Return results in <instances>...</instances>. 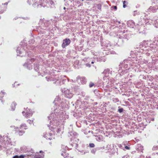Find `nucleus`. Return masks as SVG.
Returning a JSON list of instances; mask_svg holds the SVG:
<instances>
[{
	"label": "nucleus",
	"instance_id": "1",
	"mask_svg": "<svg viewBox=\"0 0 158 158\" xmlns=\"http://www.w3.org/2000/svg\"><path fill=\"white\" fill-rule=\"evenodd\" d=\"M64 105L63 106L61 104H59L58 105H56L55 107L54 110V113H52L48 117V119L50 120V125L54 126H57L59 124V118L61 117V115H59L61 113H62L63 112L62 111L64 109ZM48 126L49 127V129L52 131V130L54 129V127L48 125Z\"/></svg>",
	"mask_w": 158,
	"mask_h": 158
},
{
	"label": "nucleus",
	"instance_id": "2",
	"mask_svg": "<svg viewBox=\"0 0 158 158\" xmlns=\"http://www.w3.org/2000/svg\"><path fill=\"white\" fill-rule=\"evenodd\" d=\"M34 47L32 46H27L26 47H23V46L20 45L17 48V56H21V57L26 56V53L27 54V56H30L32 55V52L30 51L34 49Z\"/></svg>",
	"mask_w": 158,
	"mask_h": 158
},
{
	"label": "nucleus",
	"instance_id": "3",
	"mask_svg": "<svg viewBox=\"0 0 158 158\" xmlns=\"http://www.w3.org/2000/svg\"><path fill=\"white\" fill-rule=\"evenodd\" d=\"M11 143L10 139L7 136H2L0 135V150L2 149V148L7 149V146Z\"/></svg>",
	"mask_w": 158,
	"mask_h": 158
},
{
	"label": "nucleus",
	"instance_id": "4",
	"mask_svg": "<svg viewBox=\"0 0 158 158\" xmlns=\"http://www.w3.org/2000/svg\"><path fill=\"white\" fill-rule=\"evenodd\" d=\"M42 0H28L27 2L30 5L32 4L34 8H41L42 6L44 7L46 5L42 3Z\"/></svg>",
	"mask_w": 158,
	"mask_h": 158
},
{
	"label": "nucleus",
	"instance_id": "5",
	"mask_svg": "<svg viewBox=\"0 0 158 158\" xmlns=\"http://www.w3.org/2000/svg\"><path fill=\"white\" fill-rule=\"evenodd\" d=\"M129 35L126 33L124 35H123L122 36H121L119 37V38L118 39V42L117 43V44L119 46L122 45L124 42L127 40L129 38Z\"/></svg>",
	"mask_w": 158,
	"mask_h": 158
},
{
	"label": "nucleus",
	"instance_id": "6",
	"mask_svg": "<svg viewBox=\"0 0 158 158\" xmlns=\"http://www.w3.org/2000/svg\"><path fill=\"white\" fill-rule=\"evenodd\" d=\"M35 59L34 58L28 59H27L26 62L24 64V66L27 67L28 69L30 70L32 68V66L31 64L35 61Z\"/></svg>",
	"mask_w": 158,
	"mask_h": 158
},
{
	"label": "nucleus",
	"instance_id": "7",
	"mask_svg": "<svg viewBox=\"0 0 158 158\" xmlns=\"http://www.w3.org/2000/svg\"><path fill=\"white\" fill-rule=\"evenodd\" d=\"M61 151L62 152L61 155L64 157V158H72L73 157L69 156V154L66 152L65 151L67 150V148L66 146L62 145L61 147Z\"/></svg>",
	"mask_w": 158,
	"mask_h": 158
},
{
	"label": "nucleus",
	"instance_id": "8",
	"mask_svg": "<svg viewBox=\"0 0 158 158\" xmlns=\"http://www.w3.org/2000/svg\"><path fill=\"white\" fill-rule=\"evenodd\" d=\"M130 60H124L122 63H120L119 65L120 68L122 69L123 67L124 69H127L130 65Z\"/></svg>",
	"mask_w": 158,
	"mask_h": 158
},
{
	"label": "nucleus",
	"instance_id": "9",
	"mask_svg": "<svg viewBox=\"0 0 158 158\" xmlns=\"http://www.w3.org/2000/svg\"><path fill=\"white\" fill-rule=\"evenodd\" d=\"M101 45L102 46L106 47V48H104V49L109 50L110 47L111 46V44L109 41H102L101 42Z\"/></svg>",
	"mask_w": 158,
	"mask_h": 158
},
{
	"label": "nucleus",
	"instance_id": "10",
	"mask_svg": "<svg viewBox=\"0 0 158 158\" xmlns=\"http://www.w3.org/2000/svg\"><path fill=\"white\" fill-rule=\"evenodd\" d=\"M64 93L65 97L68 98H71L73 95V94L68 89L64 90Z\"/></svg>",
	"mask_w": 158,
	"mask_h": 158
},
{
	"label": "nucleus",
	"instance_id": "11",
	"mask_svg": "<svg viewBox=\"0 0 158 158\" xmlns=\"http://www.w3.org/2000/svg\"><path fill=\"white\" fill-rule=\"evenodd\" d=\"M15 129H16L15 131V133L16 134L19 135H22L24 133L25 130H26V128H24L23 130H21L22 128L21 127L19 128L16 127V128H15Z\"/></svg>",
	"mask_w": 158,
	"mask_h": 158
},
{
	"label": "nucleus",
	"instance_id": "12",
	"mask_svg": "<svg viewBox=\"0 0 158 158\" xmlns=\"http://www.w3.org/2000/svg\"><path fill=\"white\" fill-rule=\"evenodd\" d=\"M71 41L69 39L66 38L63 40V42L62 44V46L63 48H65L68 45L71 43Z\"/></svg>",
	"mask_w": 158,
	"mask_h": 158
},
{
	"label": "nucleus",
	"instance_id": "13",
	"mask_svg": "<svg viewBox=\"0 0 158 158\" xmlns=\"http://www.w3.org/2000/svg\"><path fill=\"white\" fill-rule=\"evenodd\" d=\"M77 79L78 82H81L82 84H85L86 82V79L84 77H81L80 76H78Z\"/></svg>",
	"mask_w": 158,
	"mask_h": 158
},
{
	"label": "nucleus",
	"instance_id": "14",
	"mask_svg": "<svg viewBox=\"0 0 158 158\" xmlns=\"http://www.w3.org/2000/svg\"><path fill=\"white\" fill-rule=\"evenodd\" d=\"M43 136L46 139L51 140L52 139V133H45L44 134Z\"/></svg>",
	"mask_w": 158,
	"mask_h": 158
},
{
	"label": "nucleus",
	"instance_id": "15",
	"mask_svg": "<svg viewBox=\"0 0 158 158\" xmlns=\"http://www.w3.org/2000/svg\"><path fill=\"white\" fill-rule=\"evenodd\" d=\"M33 112L32 110L30 109L27 110V109L25 114H23V115L26 118H29L31 116Z\"/></svg>",
	"mask_w": 158,
	"mask_h": 158
},
{
	"label": "nucleus",
	"instance_id": "16",
	"mask_svg": "<svg viewBox=\"0 0 158 158\" xmlns=\"http://www.w3.org/2000/svg\"><path fill=\"white\" fill-rule=\"evenodd\" d=\"M55 82H54L55 84H56L57 85H61L64 83V80H60V79H55V80H53V81H55Z\"/></svg>",
	"mask_w": 158,
	"mask_h": 158
},
{
	"label": "nucleus",
	"instance_id": "17",
	"mask_svg": "<svg viewBox=\"0 0 158 158\" xmlns=\"http://www.w3.org/2000/svg\"><path fill=\"white\" fill-rule=\"evenodd\" d=\"M77 135V134L73 131H71L69 132L68 136L69 137H75Z\"/></svg>",
	"mask_w": 158,
	"mask_h": 158
},
{
	"label": "nucleus",
	"instance_id": "18",
	"mask_svg": "<svg viewBox=\"0 0 158 158\" xmlns=\"http://www.w3.org/2000/svg\"><path fill=\"white\" fill-rule=\"evenodd\" d=\"M157 10H158V6H150L148 9L149 11H152L153 13L156 12Z\"/></svg>",
	"mask_w": 158,
	"mask_h": 158
},
{
	"label": "nucleus",
	"instance_id": "19",
	"mask_svg": "<svg viewBox=\"0 0 158 158\" xmlns=\"http://www.w3.org/2000/svg\"><path fill=\"white\" fill-rule=\"evenodd\" d=\"M127 25L128 27L133 28L135 25V23L132 20H129L127 22Z\"/></svg>",
	"mask_w": 158,
	"mask_h": 158
},
{
	"label": "nucleus",
	"instance_id": "20",
	"mask_svg": "<svg viewBox=\"0 0 158 158\" xmlns=\"http://www.w3.org/2000/svg\"><path fill=\"white\" fill-rule=\"evenodd\" d=\"M97 58V61H100V62H104L106 60V59L105 57L104 56H101V57H99L98 58V57H96Z\"/></svg>",
	"mask_w": 158,
	"mask_h": 158
},
{
	"label": "nucleus",
	"instance_id": "21",
	"mask_svg": "<svg viewBox=\"0 0 158 158\" xmlns=\"http://www.w3.org/2000/svg\"><path fill=\"white\" fill-rule=\"evenodd\" d=\"M60 19L58 16H54L53 18L51 19V20L53 23H55L58 21H59Z\"/></svg>",
	"mask_w": 158,
	"mask_h": 158
},
{
	"label": "nucleus",
	"instance_id": "22",
	"mask_svg": "<svg viewBox=\"0 0 158 158\" xmlns=\"http://www.w3.org/2000/svg\"><path fill=\"white\" fill-rule=\"evenodd\" d=\"M95 136L96 137V139L97 141L100 142L103 140V138L102 135H99L98 136Z\"/></svg>",
	"mask_w": 158,
	"mask_h": 158
},
{
	"label": "nucleus",
	"instance_id": "23",
	"mask_svg": "<svg viewBox=\"0 0 158 158\" xmlns=\"http://www.w3.org/2000/svg\"><path fill=\"white\" fill-rule=\"evenodd\" d=\"M44 157V155L43 154H38L35 155L34 158H43Z\"/></svg>",
	"mask_w": 158,
	"mask_h": 158
},
{
	"label": "nucleus",
	"instance_id": "24",
	"mask_svg": "<svg viewBox=\"0 0 158 158\" xmlns=\"http://www.w3.org/2000/svg\"><path fill=\"white\" fill-rule=\"evenodd\" d=\"M110 70L109 69H105L103 72V73L105 75H108L110 73Z\"/></svg>",
	"mask_w": 158,
	"mask_h": 158
},
{
	"label": "nucleus",
	"instance_id": "25",
	"mask_svg": "<svg viewBox=\"0 0 158 158\" xmlns=\"http://www.w3.org/2000/svg\"><path fill=\"white\" fill-rule=\"evenodd\" d=\"M65 2L64 3V5L65 6H66V7H68L69 6H72V5L71 4V3H70V2H67V0H65Z\"/></svg>",
	"mask_w": 158,
	"mask_h": 158
},
{
	"label": "nucleus",
	"instance_id": "26",
	"mask_svg": "<svg viewBox=\"0 0 158 158\" xmlns=\"http://www.w3.org/2000/svg\"><path fill=\"white\" fill-rule=\"evenodd\" d=\"M16 105V104L15 103L13 102L12 103L11 107L13 110H15Z\"/></svg>",
	"mask_w": 158,
	"mask_h": 158
},
{
	"label": "nucleus",
	"instance_id": "27",
	"mask_svg": "<svg viewBox=\"0 0 158 158\" xmlns=\"http://www.w3.org/2000/svg\"><path fill=\"white\" fill-rule=\"evenodd\" d=\"M39 65L38 64H36L34 65V69L35 70L38 72L39 70Z\"/></svg>",
	"mask_w": 158,
	"mask_h": 158
},
{
	"label": "nucleus",
	"instance_id": "28",
	"mask_svg": "<svg viewBox=\"0 0 158 158\" xmlns=\"http://www.w3.org/2000/svg\"><path fill=\"white\" fill-rule=\"evenodd\" d=\"M60 98L59 97H57L55 98L54 102L55 103V104H56V103H57V102H56V101L60 102Z\"/></svg>",
	"mask_w": 158,
	"mask_h": 158
},
{
	"label": "nucleus",
	"instance_id": "29",
	"mask_svg": "<svg viewBox=\"0 0 158 158\" xmlns=\"http://www.w3.org/2000/svg\"><path fill=\"white\" fill-rule=\"evenodd\" d=\"M5 93H4L2 91H1L0 93V99L1 101L2 102V101L1 98L3 97V95L5 94Z\"/></svg>",
	"mask_w": 158,
	"mask_h": 158
},
{
	"label": "nucleus",
	"instance_id": "30",
	"mask_svg": "<svg viewBox=\"0 0 158 158\" xmlns=\"http://www.w3.org/2000/svg\"><path fill=\"white\" fill-rule=\"evenodd\" d=\"M112 100L114 103H116L119 102V100L118 98H113Z\"/></svg>",
	"mask_w": 158,
	"mask_h": 158
},
{
	"label": "nucleus",
	"instance_id": "31",
	"mask_svg": "<svg viewBox=\"0 0 158 158\" xmlns=\"http://www.w3.org/2000/svg\"><path fill=\"white\" fill-rule=\"evenodd\" d=\"M118 112L120 113H122L123 110V108H121L120 106H119L118 107Z\"/></svg>",
	"mask_w": 158,
	"mask_h": 158
},
{
	"label": "nucleus",
	"instance_id": "32",
	"mask_svg": "<svg viewBox=\"0 0 158 158\" xmlns=\"http://www.w3.org/2000/svg\"><path fill=\"white\" fill-rule=\"evenodd\" d=\"M101 5L100 4H98L97 5L96 7L97 9L99 10H101Z\"/></svg>",
	"mask_w": 158,
	"mask_h": 158
},
{
	"label": "nucleus",
	"instance_id": "33",
	"mask_svg": "<svg viewBox=\"0 0 158 158\" xmlns=\"http://www.w3.org/2000/svg\"><path fill=\"white\" fill-rule=\"evenodd\" d=\"M97 92H98V94H96V95L98 96V95H99V96L98 97V98L99 99H101L102 97V96H101L102 95V94H100L99 93H98V91H97Z\"/></svg>",
	"mask_w": 158,
	"mask_h": 158
},
{
	"label": "nucleus",
	"instance_id": "34",
	"mask_svg": "<svg viewBox=\"0 0 158 158\" xmlns=\"http://www.w3.org/2000/svg\"><path fill=\"white\" fill-rule=\"evenodd\" d=\"M89 146L90 148H93L95 147V145L93 143H90L89 144Z\"/></svg>",
	"mask_w": 158,
	"mask_h": 158
},
{
	"label": "nucleus",
	"instance_id": "35",
	"mask_svg": "<svg viewBox=\"0 0 158 158\" xmlns=\"http://www.w3.org/2000/svg\"><path fill=\"white\" fill-rule=\"evenodd\" d=\"M118 146L119 148L124 150V147H123V146L122 145L120 144H118Z\"/></svg>",
	"mask_w": 158,
	"mask_h": 158
},
{
	"label": "nucleus",
	"instance_id": "36",
	"mask_svg": "<svg viewBox=\"0 0 158 158\" xmlns=\"http://www.w3.org/2000/svg\"><path fill=\"white\" fill-rule=\"evenodd\" d=\"M46 78L47 81H51L52 80V77L50 78V77H46Z\"/></svg>",
	"mask_w": 158,
	"mask_h": 158
},
{
	"label": "nucleus",
	"instance_id": "37",
	"mask_svg": "<svg viewBox=\"0 0 158 158\" xmlns=\"http://www.w3.org/2000/svg\"><path fill=\"white\" fill-rule=\"evenodd\" d=\"M78 151L82 153V154H85L86 153H87L88 152H87L84 151L83 150H82L81 151L79 150Z\"/></svg>",
	"mask_w": 158,
	"mask_h": 158
},
{
	"label": "nucleus",
	"instance_id": "38",
	"mask_svg": "<svg viewBox=\"0 0 158 158\" xmlns=\"http://www.w3.org/2000/svg\"><path fill=\"white\" fill-rule=\"evenodd\" d=\"M94 84L93 83L90 82L89 84V87H92L94 85Z\"/></svg>",
	"mask_w": 158,
	"mask_h": 158
},
{
	"label": "nucleus",
	"instance_id": "39",
	"mask_svg": "<svg viewBox=\"0 0 158 158\" xmlns=\"http://www.w3.org/2000/svg\"><path fill=\"white\" fill-rule=\"evenodd\" d=\"M127 3V2L125 1H124L123 2V7L124 8H125L126 6L125 4V3Z\"/></svg>",
	"mask_w": 158,
	"mask_h": 158
},
{
	"label": "nucleus",
	"instance_id": "40",
	"mask_svg": "<svg viewBox=\"0 0 158 158\" xmlns=\"http://www.w3.org/2000/svg\"><path fill=\"white\" fill-rule=\"evenodd\" d=\"M96 152V150L95 149H93L91 150V152L94 154H95Z\"/></svg>",
	"mask_w": 158,
	"mask_h": 158
},
{
	"label": "nucleus",
	"instance_id": "41",
	"mask_svg": "<svg viewBox=\"0 0 158 158\" xmlns=\"http://www.w3.org/2000/svg\"><path fill=\"white\" fill-rule=\"evenodd\" d=\"M49 4H50L52 6H54V2H53L52 1H50L49 2Z\"/></svg>",
	"mask_w": 158,
	"mask_h": 158
},
{
	"label": "nucleus",
	"instance_id": "42",
	"mask_svg": "<svg viewBox=\"0 0 158 158\" xmlns=\"http://www.w3.org/2000/svg\"><path fill=\"white\" fill-rule=\"evenodd\" d=\"M124 146V148L127 150H129L130 149V148L127 146H125V144L123 145Z\"/></svg>",
	"mask_w": 158,
	"mask_h": 158
},
{
	"label": "nucleus",
	"instance_id": "43",
	"mask_svg": "<svg viewBox=\"0 0 158 158\" xmlns=\"http://www.w3.org/2000/svg\"><path fill=\"white\" fill-rule=\"evenodd\" d=\"M6 8L5 7L4 10H0V14L4 12V11H5L6 10Z\"/></svg>",
	"mask_w": 158,
	"mask_h": 158
},
{
	"label": "nucleus",
	"instance_id": "44",
	"mask_svg": "<svg viewBox=\"0 0 158 158\" xmlns=\"http://www.w3.org/2000/svg\"><path fill=\"white\" fill-rule=\"evenodd\" d=\"M158 148V146H154L152 148V150H155L156 149Z\"/></svg>",
	"mask_w": 158,
	"mask_h": 158
},
{
	"label": "nucleus",
	"instance_id": "45",
	"mask_svg": "<svg viewBox=\"0 0 158 158\" xmlns=\"http://www.w3.org/2000/svg\"><path fill=\"white\" fill-rule=\"evenodd\" d=\"M27 122L30 124H31L33 123V120H31L28 119L27 120Z\"/></svg>",
	"mask_w": 158,
	"mask_h": 158
},
{
	"label": "nucleus",
	"instance_id": "46",
	"mask_svg": "<svg viewBox=\"0 0 158 158\" xmlns=\"http://www.w3.org/2000/svg\"><path fill=\"white\" fill-rule=\"evenodd\" d=\"M20 127H21L22 128V127H27V126L26 125V124H21V125L20 126Z\"/></svg>",
	"mask_w": 158,
	"mask_h": 158
},
{
	"label": "nucleus",
	"instance_id": "47",
	"mask_svg": "<svg viewBox=\"0 0 158 158\" xmlns=\"http://www.w3.org/2000/svg\"><path fill=\"white\" fill-rule=\"evenodd\" d=\"M97 58V57H95L94 58V61H91V63L92 64H94V62H95V61H97V59H96Z\"/></svg>",
	"mask_w": 158,
	"mask_h": 158
},
{
	"label": "nucleus",
	"instance_id": "48",
	"mask_svg": "<svg viewBox=\"0 0 158 158\" xmlns=\"http://www.w3.org/2000/svg\"><path fill=\"white\" fill-rule=\"evenodd\" d=\"M85 65H86V66L88 67H90L91 66V64L89 63H86L85 64Z\"/></svg>",
	"mask_w": 158,
	"mask_h": 158
},
{
	"label": "nucleus",
	"instance_id": "49",
	"mask_svg": "<svg viewBox=\"0 0 158 158\" xmlns=\"http://www.w3.org/2000/svg\"><path fill=\"white\" fill-rule=\"evenodd\" d=\"M90 59H89V58H85L84 60V61H86L87 62H88L89 61V60H90Z\"/></svg>",
	"mask_w": 158,
	"mask_h": 158
},
{
	"label": "nucleus",
	"instance_id": "50",
	"mask_svg": "<svg viewBox=\"0 0 158 158\" xmlns=\"http://www.w3.org/2000/svg\"><path fill=\"white\" fill-rule=\"evenodd\" d=\"M112 8H113V9H114L115 10H116L117 9V7L116 6H113V7H112Z\"/></svg>",
	"mask_w": 158,
	"mask_h": 158
},
{
	"label": "nucleus",
	"instance_id": "51",
	"mask_svg": "<svg viewBox=\"0 0 158 158\" xmlns=\"http://www.w3.org/2000/svg\"><path fill=\"white\" fill-rule=\"evenodd\" d=\"M74 0H67L68 2H70V3H72L73 2H74Z\"/></svg>",
	"mask_w": 158,
	"mask_h": 158
},
{
	"label": "nucleus",
	"instance_id": "52",
	"mask_svg": "<svg viewBox=\"0 0 158 158\" xmlns=\"http://www.w3.org/2000/svg\"><path fill=\"white\" fill-rule=\"evenodd\" d=\"M18 157L19 158H24V156L23 155H21L20 156H18Z\"/></svg>",
	"mask_w": 158,
	"mask_h": 158
},
{
	"label": "nucleus",
	"instance_id": "53",
	"mask_svg": "<svg viewBox=\"0 0 158 158\" xmlns=\"http://www.w3.org/2000/svg\"><path fill=\"white\" fill-rule=\"evenodd\" d=\"M129 157V156L127 155H125L122 158H128V157Z\"/></svg>",
	"mask_w": 158,
	"mask_h": 158
},
{
	"label": "nucleus",
	"instance_id": "54",
	"mask_svg": "<svg viewBox=\"0 0 158 158\" xmlns=\"http://www.w3.org/2000/svg\"><path fill=\"white\" fill-rule=\"evenodd\" d=\"M63 9L64 10H65V9H67L68 10H70V8H66L65 7H64L63 8Z\"/></svg>",
	"mask_w": 158,
	"mask_h": 158
},
{
	"label": "nucleus",
	"instance_id": "55",
	"mask_svg": "<svg viewBox=\"0 0 158 158\" xmlns=\"http://www.w3.org/2000/svg\"><path fill=\"white\" fill-rule=\"evenodd\" d=\"M13 158H19L18 156L17 155L13 157Z\"/></svg>",
	"mask_w": 158,
	"mask_h": 158
},
{
	"label": "nucleus",
	"instance_id": "56",
	"mask_svg": "<svg viewBox=\"0 0 158 158\" xmlns=\"http://www.w3.org/2000/svg\"><path fill=\"white\" fill-rule=\"evenodd\" d=\"M8 2H6L5 3H4V4L2 3V5H7L8 4Z\"/></svg>",
	"mask_w": 158,
	"mask_h": 158
},
{
	"label": "nucleus",
	"instance_id": "57",
	"mask_svg": "<svg viewBox=\"0 0 158 158\" xmlns=\"http://www.w3.org/2000/svg\"><path fill=\"white\" fill-rule=\"evenodd\" d=\"M78 145L77 144H76L75 148L76 149H77V148H78Z\"/></svg>",
	"mask_w": 158,
	"mask_h": 158
},
{
	"label": "nucleus",
	"instance_id": "58",
	"mask_svg": "<svg viewBox=\"0 0 158 158\" xmlns=\"http://www.w3.org/2000/svg\"><path fill=\"white\" fill-rule=\"evenodd\" d=\"M40 153H42V154H43L44 152L42 151H40Z\"/></svg>",
	"mask_w": 158,
	"mask_h": 158
},
{
	"label": "nucleus",
	"instance_id": "59",
	"mask_svg": "<svg viewBox=\"0 0 158 158\" xmlns=\"http://www.w3.org/2000/svg\"><path fill=\"white\" fill-rule=\"evenodd\" d=\"M144 44L143 43H141V44H140V46H141V45H142V46H143V45Z\"/></svg>",
	"mask_w": 158,
	"mask_h": 158
},
{
	"label": "nucleus",
	"instance_id": "60",
	"mask_svg": "<svg viewBox=\"0 0 158 158\" xmlns=\"http://www.w3.org/2000/svg\"><path fill=\"white\" fill-rule=\"evenodd\" d=\"M24 19H29V18L28 17H26Z\"/></svg>",
	"mask_w": 158,
	"mask_h": 158
},
{
	"label": "nucleus",
	"instance_id": "61",
	"mask_svg": "<svg viewBox=\"0 0 158 158\" xmlns=\"http://www.w3.org/2000/svg\"><path fill=\"white\" fill-rule=\"evenodd\" d=\"M136 12V11H134V15H135V13Z\"/></svg>",
	"mask_w": 158,
	"mask_h": 158
},
{
	"label": "nucleus",
	"instance_id": "62",
	"mask_svg": "<svg viewBox=\"0 0 158 158\" xmlns=\"http://www.w3.org/2000/svg\"><path fill=\"white\" fill-rule=\"evenodd\" d=\"M15 83H14V84H13V87H15Z\"/></svg>",
	"mask_w": 158,
	"mask_h": 158
},
{
	"label": "nucleus",
	"instance_id": "63",
	"mask_svg": "<svg viewBox=\"0 0 158 158\" xmlns=\"http://www.w3.org/2000/svg\"><path fill=\"white\" fill-rule=\"evenodd\" d=\"M85 146V145H83V144L82 145V147L84 148Z\"/></svg>",
	"mask_w": 158,
	"mask_h": 158
},
{
	"label": "nucleus",
	"instance_id": "64",
	"mask_svg": "<svg viewBox=\"0 0 158 158\" xmlns=\"http://www.w3.org/2000/svg\"><path fill=\"white\" fill-rule=\"evenodd\" d=\"M125 31L124 30L123 31V33H125Z\"/></svg>",
	"mask_w": 158,
	"mask_h": 158
}]
</instances>
